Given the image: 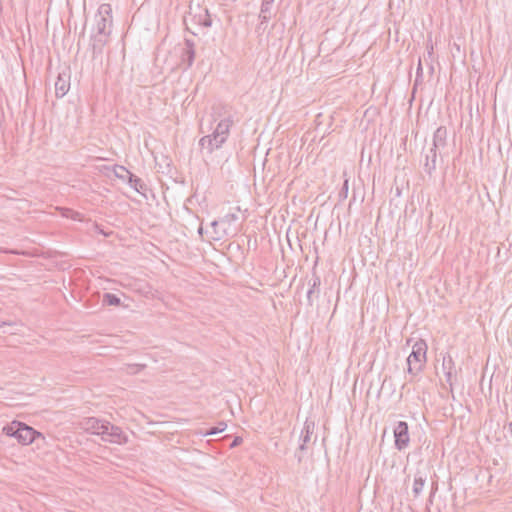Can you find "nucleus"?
Listing matches in <instances>:
<instances>
[{
	"label": "nucleus",
	"mask_w": 512,
	"mask_h": 512,
	"mask_svg": "<svg viewBox=\"0 0 512 512\" xmlns=\"http://www.w3.org/2000/svg\"><path fill=\"white\" fill-rule=\"evenodd\" d=\"M2 433L15 438L21 445H29L33 442L45 441V436L24 422L14 420L2 428Z\"/></svg>",
	"instance_id": "f257e3e1"
},
{
	"label": "nucleus",
	"mask_w": 512,
	"mask_h": 512,
	"mask_svg": "<svg viewBox=\"0 0 512 512\" xmlns=\"http://www.w3.org/2000/svg\"><path fill=\"white\" fill-rule=\"evenodd\" d=\"M427 344L424 340L417 341L407 358V372L413 376L419 374L426 363Z\"/></svg>",
	"instance_id": "f03ea898"
},
{
	"label": "nucleus",
	"mask_w": 512,
	"mask_h": 512,
	"mask_svg": "<svg viewBox=\"0 0 512 512\" xmlns=\"http://www.w3.org/2000/svg\"><path fill=\"white\" fill-rule=\"evenodd\" d=\"M101 439L104 442L112 444L124 445L128 442V436L123 430L109 421L106 423L104 430H101Z\"/></svg>",
	"instance_id": "7ed1b4c3"
},
{
	"label": "nucleus",
	"mask_w": 512,
	"mask_h": 512,
	"mask_svg": "<svg viewBox=\"0 0 512 512\" xmlns=\"http://www.w3.org/2000/svg\"><path fill=\"white\" fill-rule=\"evenodd\" d=\"M394 446L397 450H405L410 443L409 426L405 421H398L393 428Z\"/></svg>",
	"instance_id": "20e7f679"
},
{
	"label": "nucleus",
	"mask_w": 512,
	"mask_h": 512,
	"mask_svg": "<svg viewBox=\"0 0 512 512\" xmlns=\"http://www.w3.org/2000/svg\"><path fill=\"white\" fill-rule=\"evenodd\" d=\"M317 261L312 268L311 278L308 281V290L306 293L307 306L313 307L315 300L320 296L321 277L316 271Z\"/></svg>",
	"instance_id": "39448f33"
},
{
	"label": "nucleus",
	"mask_w": 512,
	"mask_h": 512,
	"mask_svg": "<svg viewBox=\"0 0 512 512\" xmlns=\"http://www.w3.org/2000/svg\"><path fill=\"white\" fill-rule=\"evenodd\" d=\"M315 423L313 421H305L304 427L301 431L300 440L301 443L299 445L298 450L295 453V457H297L298 462L302 461L303 452L307 449V444L311 441V437L314 433Z\"/></svg>",
	"instance_id": "423d86ee"
},
{
	"label": "nucleus",
	"mask_w": 512,
	"mask_h": 512,
	"mask_svg": "<svg viewBox=\"0 0 512 512\" xmlns=\"http://www.w3.org/2000/svg\"><path fill=\"white\" fill-rule=\"evenodd\" d=\"M111 12V7L109 4H102L98 9V14L96 15V28L95 33L97 35H110V30H108L109 20L104 14L109 15Z\"/></svg>",
	"instance_id": "0eeeda50"
},
{
	"label": "nucleus",
	"mask_w": 512,
	"mask_h": 512,
	"mask_svg": "<svg viewBox=\"0 0 512 512\" xmlns=\"http://www.w3.org/2000/svg\"><path fill=\"white\" fill-rule=\"evenodd\" d=\"M108 421L104 419H99L96 417H87L79 422V427L87 433L98 435L101 437V430H104V427Z\"/></svg>",
	"instance_id": "6e6552de"
},
{
	"label": "nucleus",
	"mask_w": 512,
	"mask_h": 512,
	"mask_svg": "<svg viewBox=\"0 0 512 512\" xmlns=\"http://www.w3.org/2000/svg\"><path fill=\"white\" fill-rule=\"evenodd\" d=\"M225 142L226 141L211 133L200 138L199 146L202 151H206L207 154L211 155L216 149L221 148Z\"/></svg>",
	"instance_id": "1a4fd4ad"
},
{
	"label": "nucleus",
	"mask_w": 512,
	"mask_h": 512,
	"mask_svg": "<svg viewBox=\"0 0 512 512\" xmlns=\"http://www.w3.org/2000/svg\"><path fill=\"white\" fill-rule=\"evenodd\" d=\"M181 64L185 65V70L193 65L195 60V43L192 39H185L184 47L180 54Z\"/></svg>",
	"instance_id": "9d476101"
},
{
	"label": "nucleus",
	"mask_w": 512,
	"mask_h": 512,
	"mask_svg": "<svg viewBox=\"0 0 512 512\" xmlns=\"http://www.w3.org/2000/svg\"><path fill=\"white\" fill-rule=\"evenodd\" d=\"M438 151L440 150L431 146L425 153L424 171L430 176L437 168L438 155L441 156Z\"/></svg>",
	"instance_id": "9b49d317"
},
{
	"label": "nucleus",
	"mask_w": 512,
	"mask_h": 512,
	"mask_svg": "<svg viewBox=\"0 0 512 512\" xmlns=\"http://www.w3.org/2000/svg\"><path fill=\"white\" fill-rule=\"evenodd\" d=\"M211 118L213 122L220 121V119L234 118L231 106L222 103L214 104Z\"/></svg>",
	"instance_id": "f8f14e48"
},
{
	"label": "nucleus",
	"mask_w": 512,
	"mask_h": 512,
	"mask_svg": "<svg viewBox=\"0 0 512 512\" xmlns=\"http://www.w3.org/2000/svg\"><path fill=\"white\" fill-rule=\"evenodd\" d=\"M108 37H109V35H97V34H93L91 36L93 59H96L100 55H102L104 47L108 42Z\"/></svg>",
	"instance_id": "ddd939ff"
},
{
	"label": "nucleus",
	"mask_w": 512,
	"mask_h": 512,
	"mask_svg": "<svg viewBox=\"0 0 512 512\" xmlns=\"http://www.w3.org/2000/svg\"><path fill=\"white\" fill-rule=\"evenodd\" d=\"M233 124L234 118L220 119L212 134L226 141L230 134V128L232 127Z\"/></svg>",
	"instance_id": "4468645a"
},
{
	"label": "nucleus",
	"mask_w": 512,
	"mask_h": 512,
	"mask_svg": "<svg viewBox=\"0 0 512 512\" xmlns=\"http://www.w3.org/2000/svg\"><path fill=\"white\" fill-rule=\"evenodd\" d=\"M69 76L66 74H59L57 81L55 82V94L56 97L62 98L67 94L70 88Z\"/></svg>",
	"instance_id": "2eb2a0df"
},
{
	"label": "nucleus",
	"mask_w": 512,
	"mask_h": 512,
	"mask_svg": "<svg viewBox=\"0 0 512 512\" xmlns=\"http://www.w3.org/2000/svg\"><path fill=\"white\" fill-rule=\"evenodd\" d=\"M447 145V128L440 126L436 129L433 134L432 147L439 150L443 149Z\"/></svg>",
	"instance_id": "dca6fc26"
},
{
	"label": "nucleus",
	"mask_w": 512,
	"mask_h": 512,
	"mask_svg": "<svg viewBox=\"0 0 512 512\" xmlns=\"http://www.w3.org/2000/svg\"><path fill=\"white\" fill-rule=\"evenodd\" d=\"M127 183L131 188H133L135 191L139 193H143L144 191L147 190V186L143 182V180L138 176L134 175L132 172L129 173Z\"/></svg>",
	"instance_id": "f3484780"
},
{
	"label": "nucleus",
	"mask_w": 512,
	"mask_h": 512,
	"mask_svg": "<svg viewBox=\"0 0 512 512\" xmlns=\"http://www.w3.org/2000/svg\"><path fill=\"white\" fill-rule=\"evenodd\" d=\"M272 5L273 4L262 2L260 14H259V19L261 21V23H260L261 25L268 22L269 19L271 18Z\"/></svg>",
	"instance_id": "a211bd4d"
},
{
	"label": "nucleus",
	"mask_w": 512,
	"mask_h": 512,
	"mask_svg": "<svg viewBox=\"0 0 512 512\" xmlns=\"http://www.w3.org/2000/svg\"><path fill=\"white\" fill-rule=\"evenodd\" d=\"M425 481H426V477L422 476L420 473L416 474V476L414 478L413 489H412L415 497L419 496L420 493L422 492L423 487L425 485Z\"/></svg>",
	"instance_id": "6ab92c4d"
},
{
	"label": "nucleus",
	"mask_w": 512,
	"mask_h": 512,
	"mask_svg": "<svg viewBox=\"0 0 512 512\" xmlns=\"http://www.w3.org/2000/svg\"><path fill=\"white\" fill-rule=\"evenodd\" d=\"M102 304L106 306H120L121 299L116 294L107 292L103 295Z\"/></svg>",
	"instance_id": "aec40b11"
},
{
	"label": "nucleus",
	"mask_w": 512,
	"mask_h": 512,
	"mask_svg": "<svg viewBox=\"0 0 512 512\" xmlns=\"http://www.w3.org/2000/svg\"><path fill=\"white\" fill-rule=\"evenodd\" d=\"M194 19L202 27H210L212 25V19L207 9L204 10V14L195 15Z\"/></svg>",
	"instance_id": "412c9836"
},
{
	"label": "nucleus",
	"mask_w": 512,
	"mask_h": 512,
	"mask_svg": "<svg viewBox=\"0 0 512 512\" xmlns=\"http://www.w3.org/2000/svg\"><path fill=\"white\" fill-rule=\"evenodd\" d=\"M113 172H114V175L117 178L122 179L124 181L125 180L127 181V178L129 176V173H130V171L126 167H124L122 165H117V164L114 165Z\"/></svg>",
	"instance_id": "4be33fe9"
},
{
	"label": "nucleus",
	"mask_w": 512,
	"mask_h": 512,
	"mask_svg": "<svg viewBox=\"0 0 512 512\" xmlns=\"http://www.w3.org/2000/svg\"><path fill=\"white\" fill-rule=\"evenodd\" d=\"M442 369H443V372L455 370V364L450 355L445 356L443 358Z\"/></svg>",
	"instance_id": "5701e85b"
},
{
	"label": "nucleus",
	"mask_w": 512,
	"mask_h": 512,
	"mask_svg": "<svg viewBox=\"0 0 512 512\" xmlns=\"http://www.w3.org/2000/svg\"><path fill=\"white\" fill-rule=\"evenodd\" d=\"M227 425L224 422H220L218 426L210 427L205 433V436L218 434L226 429Z\"/></svg>",
	"instance_id": "b1692460"
},
{
	"label": "nucleus",
	"mask_w": 512,
	"mask_h": 512,
	"mask_svg": "<svg viewBox=\"0 0 512 512\" xmlns=\"http://www.w3.org/2000/svg\"><path fill=\"white\" fill-rule=\"evenodd\" d=\"M238 220V215L235 214V213H228L226 214L223 218H221V223L222 224H228L230 225L231 223L235 222Z\"/></svg>",
	"instance_id": "393cba45"
},
{
	"label": "nucleus",
	"mask_w": 512,
	"mask_h": 512,
	"mask_svg": "<svg viewBox=\"0 0 512 512\" xmlns=\"http://www.w3.org/2000/svg\"><path fill=\"white\" fill-rule=\"evenodd\" d=\"M221 221L219 220H214L211 222V227L213 228L214 230V233L215 235H217L216 239H220L222 237V235H220L219 231H218V227L221 225Z\"/></svg>",
	"instance_id": "a878e982"
},
{
	"label": "nucleus",
	"mask_w": 512,
	"mask_h": 512,
	"mask_svg": "<svg viewBox=\"0 0 512 512\" xmlns=\"http://www.w3.org/2000/svg\"><path fill=\"white\" fill-rule=\"evenodd\" d=\"M347 194H348V180H345L342 188H341V191L339 193V196L340 197H343V198H346L347 197Z\"/></svg>",
	"instance_id": "bb28decb"
},
{
	"label": "nucleus",
	"mask_w": 512,
	"mask_h": 512,
	"mask_svg": "<svg viewBox=\"0 0 512 512\" xmlns=\"http://www.w3.org/2000/svg\"><path fill=\"white\" fill-rule=\"evenodd\" d=\"M243 439L240 436H235L232 442L230 443V448H235L242 443Z\"/></svg>",
	"instance_id": "cd10ccee"
},
{
	"label": "nucleus",
	"mask_w": 512,
	"mask_h": 512,
	"mask_svg": "<svg viewBox=\"0 0 512 512\" xmlns=\"http://www.w3.org/2000/svg\"><path fill=\"white\" fill-rule=\"evenodd\" d=\"M446 381L452 386V379L455 376L454 370L444 372Z\"/></svg>",
	"instance_id": "c85d7f7f"
},
{
	"label": "nucleus",
	"mask_w": 512,
	"mask_h": 512,
	"mask_svg": "<svg viewBox=\"0 0 512 512\" xmlns=\"http://www.w3.org/2000/svg\"><path fill=\"white\" fill-rule=\"evenodd\" d=\"M132 368H136L133 373H136V372H139L141 370H143L146 365L145 364H134V365H131Z\"/></svg>",
	"instance_id": "c756f323"
},
{
	"label": "nucleus",
	"mask_w": 512,
	"mask_h": 512,
	"mask_svg": "<svg viewBox=\"0 0 512 512\" xmlns=\"http://www.w3.org/2000/svg\"><path fill=\"white\" fill-rule=\"evenodd\" d=\"M17 324L15 322H1L0 323V328L2 327H10V328H13L15 327Z\"/></svg>",
	"instance_id": "7c9ffc66"
},
{
	"label": "nucleus",
	"mask_w": 512,
	"mask_h": 512,
	"mask_svg": "<svg viewBox=\"0 0 512 512\" xmlns=\"http://www.w3.org/2000/svg\"><path fill=\"white\" fill-rule=\"evenodd\" d=\"M420 72H422V65H421V62L419 61V64L417 67V74H419Z\"/></svg>",
	"instance_id": "2f4dec72"
},
{
	"label": "nucleus",
	"mask_w": 512,
	"mask_h": 512,
	"mask_svg": "<svg viewBox=\"0 0 512 512\" xmlns=\"http://www.w3.org/2000/svg\"><path fill=\"white\" fill-rule=\"evenodd\" d=\"M198 233H199L200 236L203 235V226L202 225L199 226Z\"/></svg>",
	"instance_id": "473e14b6"
},
{
	"label": "nucleus",
	"mask_w": 512,
	"mask_h": 512,
	"mask_svg": "<svg viewBox=\"0 0 512 512\" xmlns=\"http://www.w3.org/2000/svg\"><path fill=\"white\" fill-rule=\"evenodd\" d=\"M275 0H262V2L273 4Z\"/></svg>",
	"instance_id": "72a5a7b5"
},
{
	"label": "nucleus",
	"mask_w": 512,
	"mask_h": 512,
	"mask_svg": "<svg viewBox=\"0 0 512 512\" xmlns=\"http://www.w3.org/2000/svg\"><path fill=\"white\" fill-rule=\"evenodd\" d=\"M460 3H462L464 0H458Z\"/></svg>",
	"instance_id": "f704fd0d"
}]
</instances>
